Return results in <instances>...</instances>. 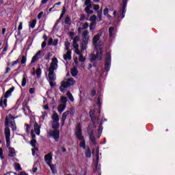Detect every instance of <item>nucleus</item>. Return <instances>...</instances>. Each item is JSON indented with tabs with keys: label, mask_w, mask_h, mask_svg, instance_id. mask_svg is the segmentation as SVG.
Instances as JSON below:
<instances>
[{
	"label": "nucleus",
	"mask_w": 175,
	"mask_h": 175,
	"mask_svg": "<svg viewBox=\"0 0 175 175\" xmlns=\"http://www.w3.org/2000/svg\"><path fill=\"white\" fill-rule=\"evenodd\" d=\"M3 105L6 107L8 106V99L2 96L0 99V107H3Z\"/></svg>",
	"instance_id": "obj_16"
},
{
	"label": "nucleus",
	"mask_w": 175,
	"mask_h": 175,
	"mask_svg": "<svg viewBox=\"0 0 175 175\" xmlns=\"http://www.w3.org/2000/svg\"><path fill=\"white\" fill-rule=\"evenodd\" d=\"M67 96L68 98V99H70V100L71 102H74L75 98H73V96L72 95V94L70 93V92H67Z\"/></svg>",
	"instance_id": "obj_32"
},
{
	"label": "nucleus",
	"mask_w": 175,
	"mask_h": 175,
	"mask_svg": "<svg viewBox=\"0 0 175 175\" xmlns=\"http://www.w3.org/2000/svg\"><path fill=\"white\" fill-rule=\"evenodd\" d=\"M52 44L53 46H57L58 44V39H55Z\"/></svg>",
	"instance_id": "obj_56"
},
{
	"label": "nucleus",
	"mask_w": 175,
	"mask_h": 175,
	"mask_svg": "<svg viewBox=\"0 0 175 175\" xmlns=\"http://www.w3.org/2000/svg\"><path fill=\"white\" fill-rule=\"evenodd\" d=\"M85 13H87L88 16H90V14H93L94 10H85Z\"/></svg>",
	"instance_id": "obj_48"
},
{
	"label": "nucleus",
	"mask_w": 175,
	"mask_h": 175,
	"mask_svg": "<svg viewBox=\"0 0 175 175\" xmlns=\"http://www.w3.org/2000/svg\"><path fill=\"white\" fill-rule=\"evenodd\" d=\"M75 53L78 55H81L82 54L81 52H80V51L79 50V48L75 49Z\"/></svg>",
	"instance_id": "obj_59"
},
{
	"label": "nucleus",
	"mask_w": 175,
	"mask_h": 175,
	"mask_svg": "<svg viewBox=\"0 0 175 175\" xmlns=\"http://www.w3.org/2000/svg\"><path fill=\"white\" fill-rule=\"evenodd\" d=\"M31 136L32 137V139H35V137H36V135H35V133H33V130L31 131Z\"/></svg>",
	"instance_id": "obj_55"
},
{
	"label": "nucleus",
	"mask_w": 175,
	"mask_h": 175,
	"mask_svg": "<svg viewBox=\"0 0 175 175\" xmlns=\"http://www.w3.org/2000/svg\"><path fill=\"white\" fill-rule=\"evenodd\" d=\"M46 45H47V42L46 41H44L41 45L42 49H44V47H46Z\"/></svg>",
	"instance_id": "obj_58"
},
{
	"label": "nucleus",
	"mask_w": 175,
	"mask_h": 175,
	"mask_svg": "<svg viewBox=\"0 0 175 175\" xmlns=\"http://www.w3.org/2000/svg\"><path fill=\"white\" fill-rule=\"evenodd\" d=\"M111 65V53H110V52H107L105 55V69L106 72H109V70H110Z\"/></svg>",
	"instance_id": "obj_7"
},
{
	"label": "nucleus",
	"mask_w": 175,
	"mask_h": 175,
	"mask_svg": "<svg viewBox=\"0 0 175 175\" xmlns=\"http://www.w3.org/2000/svg\"><path fill=\"white\" fill-rule=\"evenodd\" d=\"M35 25H36V20L33 19L30 23L29 27L31 28H35Z\"/></svg>",
	"instance_id": "obj_34"
},
{
	"label": "nucleus",
	"mask_w": 175,
	"mask_h": 175,
	"mask_svg": "<svg viewBox=\"0 0 175 175\" xmlns=\"http://www.w3.org/2000/svg\"><path fill=\"white\" fill-rule=\"evenodd\" d=\"M89 139L90 142H92V144H96V138L95 137V135H94V130L91 131Z\"/></svg>",
	"instance_id": "obj_11"
},
{
	"label": "nucleus",
	"mask_w": 175,
	"mask_h": 175,
	"mask_svg": "<svg viewBox=\"0 0 175 175\" xmlns=\"http://www.w3.org/2000/svg\"><path fill=\"white\" fill-rule=\"evenodd\" d=\"M91 4V0H85V5H90Z\"/></svg>",
	"instance_id": "obj_64"
},
{
	"label": "nucleus",
	"mask_w": 175,
	"mask_h": 175,
	"mask_svg": "<svg viewBox=\"0 0 175 175\" xmlns=\"http://www.w3.org/2000/svg\"><path fill=\"white\" fill-rule=\"evenodd\" d=\"M102 131H103V127L102 126V124H100L99 127H98V133H99V135H102Z\"/></svg>",
	"instance_id": "obj_45"
},
{
	"label": "nucleus",
	"mask_w": 175,
	"mask_h": 175,
	"mask_svg": "<svg viewBox=\"0 0 175 175\" xmlns=\"http://www.w3.org/2000/svg\"><path fill=\"white\" fill-rule=\"evenodd\" d=\"M42 16H43V12H41L38 15V20H40L42 18Z\"/></svg>",
	"instance_id": "obj_60"
},
{
	"label": "nucleus",
	"mask_w": 175,
	"mask_h": 175,
	"mask_svg": "<svg viewBox=\"0 0 175 175\" xmlns=\"http://www.w3.org/2000/svg\"><path fill=\"white\" fill-rule=\"evenodd\" d=\"M95 25H96V22H92L90 25V31L95 30Z\"/></svg>",
	"instance_id": "obj_31"
},
{
	"label": "nucleus",
	"mask_w": 175,
	"mask_h": 175,
	"mask_svg": "<svg viewBox=\"0 0 175 175\" xmlns=\"http://www.w3.org/2000/svg\"><path fill=\"white\" fill-rule=\"evenodd\" d=\"M14 91V86H12L9 90H8L5 94H4V98L5 99H8L10 95H12V93Z\"/></svg>",
	"instance_id": "obj_15"
},
{
	"label": "nucleus",
	"mask_w": 175,
	"mask_h": 175,
	"mask_svg": "<svg viewBox=\"0 0 175 175\" xmlns=\"http://www.w3.org/2000/svg\"><path fill=\"white\" fill-rule=\"evenodd\" d=\"M94 10H95L96 12H98V10H99V5L98 4H94V7H93Z\"/></svg>",
	"instance_id": "obj_47"
},
{
	"label": "nucleus",
	"mask_w": 175,
	"mask_h": 175,
	"mask_svg": "<svg viewBox=\"0 0 175 175\" xmlns=\"http://www.w3.org/2000/svg\"><path fill=\"white\" fill-rule=\"evenodd\" d=\"M72 51H68L67 53L64 55V59H65V61H68V59L70 61L72 59Z\"/></svg>",
	"instance_id": "obj_17"
},
{
	"label": "nucleus",
	"mask_w": 175,
	"mask_h": 175,
	"mask_svg": "<svg viewBox=\"0 0 175 175\" xmlns=\"http://www.w3.org/2000/svg\"><path fill=\"white\" fill-rule=\"evenodd\" d=\"M58 68V59L57 57H54L52 59V62L51 63V66L49 68V79L50 81H54L55 80V75H54V70H55Z\"/></svg>",
	"instance_id": "obj_2"
},
{
	"label": "nucleus",
	"mask_w": 175,
	"mask_h": 175,
	"mask_svg": "<svg viewBox=\"0 0 175 175\" xmlns=\"http://www.w3.org/2000/svg\"><path fill=\"white\" fill-rule=\"evenodd\" d=\"M36 73L37 75V79H40V75H42V70L40 69V68H38L36 70Z\"/></svg>",
	"instance_id": "obj_30"
},
{
	"label": "nucleus",
	"mask_w": 175,
	"mask_h": 175,
	"mask_svg": "<svg viewBox=\"0 0 175 175\" xmlns=\"http://www.w3.org/2000/svg\"><path fill=\"white\" fill-rule=\"evenodd\" d=\"M27 62V57L25 56H22V59H21V64L24 65V64H25Z\"/></svg>",
	"instance_id": "obj_39"
},
{
	"label": "nucleus",
	"mask_w": 175,
	"mask_h": 175,
	"mask_svg": "<svg viewBox=\"0 0 175 175\" xmlns=\"http://www.w3.org/2000/svg\"><path fill=\"white\" fill-rule=\"evenodd\" d=\"M48 133L50 137H53V139H55V142L59 140V130H50Z\"/></svg>",
	"instance_id": "obj_9"
},
{
	"label": "nucleus",
	"mask_w": 175,
	"mask_h": 175,
	"mask_svg": "<svg viewBox=\"0 0 175 175\" xmlns=\"http://www.w3.org/2000/svg\"><path fill=\"white\" fill-rule=\"evenodd\" d=\"M86 8H85V10H91V9H92V4H88L86 5Z\"/></svg>",
	"instance_id": "obj_44"
},
{
	"label": "nucleus",
	"mask_w": 175,
	"mask_h": 175,
	"mask_svg": "<svg viewBox=\"0 0 175 175\" xmlns=\"http://www.w3.org/2000/svg\"><path fill=\"white\" fill-rule=\"evenodd\" d=\"M80 40V37L79 36H76L74 39H73V42H77Z\"/></svg>",
	"instance_id": "obj_50"
},
{
	"label": "nucleus",
	"mask_w": 175,
	"mask_h": 175,
	"mask_svg": "<svg viewBox=\"0 0 175 175\" xmlns=\"http://www.w3.org/2000/svg\"><path fill=\"white\" fill-rule=\"evenodd\" d=\"M100 36H102V33H98L94 36L92 43L94 46L98 44V41L100 39Z\"/></svg>",
	"instance_id": "obj_12"
},
{
	"label": "nucleus",
	"mask_w": 175,
	"mask_h": 175,
	"mask_svg": "<svg viewBox=\"0 0 175 175\" xmlns=\"http://www.w3.org/2000/svg\"><path fill=\"white\" fill-rule=\"evenodd\" d=\"M29 92L30 94H35V88H30Z\"/></svg>",
	"instance_id": "obj_62"
},
{
	"label": "nucleus",
	"mask_w": 175,
	"mask_h": 175,
	"mask_svg": "<svg viewBox=\"0 0 175 175\" xmlns=\"http://www.w3.org/2000/svg\"><path fill=\"white\" fill-rule=\"evenodd\" d=\"M53 38H51L49 40L48 46H51V44H53Z\"/></svg>",
	"instance_id": "obj_54"
},
{
	"label": "nucleus",
	"mask_w": 175,
	"mask_h": 175,
	"mask_svg": "<svg viewBox=\"0 0 175 175\" xmlns=\"http://www.w3.org/2000/svg\"><path fill=\"white\" fill-rule=\"evenodd\" d=\"M53 122H59V116L58 113H55L52 115Z\"/></svg>",
	"instance_id": "obj_23"
},
{
	"label": "nucleus",
	"mask_w": 175,
	"mask_h": 175,
	"mask_svg": "<svg viewBox=\"0 0 175 175\" xmlns=\"http://www.w3.org/2000/svg\"><path fill=\"white\" fill-rule=\"evenodd\" d=\"M49 84H50L51 88H54V87H55V83L54 82H53V81H51L49 82Z\"/></svg>",
	"instance_id": "obj_57"
},
{
	"label": "nucleus",
	"mask_w": 175,
	"mask_h": 175,
	"mask_svg": "<svg viewBox=\"0 0 175 175\" xmlns=\"http://www.w3.org/2000/svg\"><path fill=\"white\" fill-rule=\"evenodd\" d=\"M90 21H92V23H96V15H92L90 17Z\"/></svg>",
	"instance_id": "obj_37"
},
{
	"label": "nucleus",
	"mask_w": 175,
	"mask_h": 175,
	"mask_svg": "<svg viewBox=\"0 0 175 175\" xmlns=\"http://www.w3.org/2000/svg\"><path fill=\"white\" fill-rule=\"evenodd\" d=\"M78 73H79V70H77V68H72L71 69V75L72 76V77H76V76H77Z\"/></svg>",
	"instance_id": "obj_21"
},
{
	"label": "nucleus",
	"mask_w": 175,
	"mask_h": 175,
	"mask_svg": "<svg viewBox=\"0 0 175 175\" xmlns=\"http://www.w3.org/2000/svg\"><path fill=\"white\" fill-rule=\"evenodd\" d=\"M102 57H103V48L100 47L99 49H96V54L92 53L90 55V62H95L96 59L100 61Z\"/></svg>",
	"instance_id": "obj_4"
},
{
	"label": "nucleus",
	"mask_w": 175,
	"mask_h": 175,
	"mask_svg": "<svg viewBox=\"0 0 175 175\" xmlns=\"http://www.w3.org/2000/svg\"><path fill=\"white\" fill-rule=\"evenodd\" d=\"M85 155L86 158H91V149L90 148V146H87Z\"/></svg>",
	"instance_id": "obj_20"
},
{
	"label": "nucleus",
	"mask_w": 175,
	"mask_h": 175,
	"mask_svg": "<svg viewBox=\"0 0 175 175\" xmlns=\"http://www.w3.org/2000/svg\"><path fill=\"white\" fill-rule=\"evenodd\" d=\"M96 162L99 163V146L96 148Z\"/></svg>",
	"instance_id": "obj_26"
},
{
	"label": "nucleus",
	"mask_w": 175,
	"mask_h": 175,
	"mask_svg": "<svg viewBox=\"0 0 175 175\" xmlns=\"http://www.w3.org/2000/svg\"><path fill=\"white\" fill-rule=\"evenodd\" d=\"M60 99H61L62 103H63V104H65V103H66L68 102V98H66V97H65L64 96H62L60 97Z\"/></svg>",
	"instance_id": "obj_33"
},
{
	"label": "nucleus",
	"mask_w": 175,
	"mask_h": 175,
	"mask_svg": "<svg viewBox=\"0 0 175 175\" xmlns=\"http://www.w3.org/2000/svg\"><path fill=\"white\" fill-rule=\"evenodd\" d=\"M45 162L47 165L51 164V161H53V153H49L44 156Z\"/></svg>",
	"instance_id": "obj_10"
},
{
	"label": "nucleus",
	"mask_w": 175,
	"mask_h": 175,
	"mask_svg": "<svg viewBox=\"0 0 175 175\" xmlns=\"http://www.w3.org/2000/svg\"><path fill=\"white\" fill-rule=\"evenodd\" d=\"M17 64H20V59H16V61H14L13 62H12V66H14V65H17Z\"/></svg>",
	"instance_id": "obj_52"
},
{
	"label": "nucleus",
	"mask_w": 175,
	"mask_h": 175,
	"mask_svg": "<svg viewBox=\"0 0 175 175\" xmlns=\"http://www.w3.org/2000/svg\"><path fill=\"white\" fill-rule=\"evenodd\" d=\"M72 43L74 49H79V44H77V42H73Z\"/></svg>",
	"instance_id": "obj_53"
},
{
	"label": "nucleus",
	"mask_w": 175,
	"mask_h": 175,
	"mask_svg": "<svg viewBox=\"0 0 175 175\" xmlns=\"http://www.w3.org/2000/svg\"><path fill=\"white\" fill-rule=\"evenodd\" d=\"M96 95V91L95 90H92V96H95Z\"/></svg>",
	"instance_id": "obj_63"
},
{
	"label": "nucleus",
	"mask_w": 175,
	"mask_h": 175,
	"mask_svg": "<svg viewBox=\"0 0 175 175\" xmlns=\"http://www.w3.org/2000/svg\"><path fill=\"white\" fill-rule=\"evenodd\" d=\"M123 6L122 9V18H124L125 17V9H126V3H128V0H123L122 1Z\"/></svg>",
	"instance_id": "obj_13"
},
{
	"label": "nucleus",
	"mask_w": 175,
	"mask_h": 175,
	"mask_svg": "<svg viewBox=\"0 0 175 175\" xmlns=\"http://www.w3.org/2000/svg\"><path fill=\"white\" fill-rule=\"evenodd\" d=\"M114 27H110L109 28V38H113L114 36Z\"/></svg>",
	"instance_id": "obj_27"
},
{
	"label": "nucleus",
	"mask_w": 175,
	"mask_h": 175,
	"mask_svg": "<svg viewBox=\"0 0 175 175\" xmlns=\"http://www.w3.org/2000/svg\"><path fill=\"white\" fill-rule=\"evenodd\" d=\"M25 126H26V131H27V133H29V129H31V125L25 124Z\"/></svg>",
	"instance_id": "obj_51"
},
{
	"label": "nucleus",
	"mask_w": 175,
	"mask_h": 175,
	"mask_svg": "<svg viewBox=\"0 0 175 175\" xmlns=\"http://www.w3.org/2000/svg\"><path fill=\"white\" fill-rule=\"evenodd\" d=\"M26 84H27V78H25V76H23V78L22 79V87H25Z\"/></svg>",
	"instance_id": "obj_36"
},
{
	"label": "nucleus",
	"mask_w": 175,
	"mask_h": 175,
	"mask_svg": "<svg viewBox=\"0 0 175 175\" xmlns=\"http://www.w3.org/2000/svg\"><path fill=\"white\" fill-rule=\"evenodd\" d=\"M49 167H51V172L53 174H55V173H57V170H55V165L49 164Z\"/></svg>",
	"instance_id": "obj_29"
},
{
	"label": "nucleus",
	"mask_w": 175,
	"mask_h": 175,
	"mask_svg": "<svg viewBox=\"0 0 175 175\" xmlns=\"http://www.w3.org/2000/svg\"><path fill=\"white\" fill-rule=\"evenodd\" d=\"M85 20V15L82 14L80 16L79 21H84Z\"/></svg>",
	"instance_id": "obj_46"
},
{
	"label": "nucleus",
	"mask_w": 175,
	"mask_h": 175,
	"mask_svg": "<svg viewBox=\"0 0 175 175\" xmlns=\"http://www.w3.org/2000/svg\"><path fill=\"white\" fill-rule=\"evenodd\" d=\"M15 119L16 117L12 116V115L10 113L5 117L4 123V125L5 126L4 129V135L5 136L6 147L9 150L8 157H10V158H14V157H16V150H14V148L10 147V129L9 128V126H10L13 132L17 131L16 121L14 120Z\"/></svg>",
	"instance_id": "obj_1"
},
{
	"label": "nucleus",
	"mask_w": 175,
	"mask_h": 175,
	"mask_svg": "<svg viewBox=\"0 0 175 175\" xmlns=\"http://www.w3.org/2000/svg\"><path fill=\"white\" fill-rule=\"evenodd\" d=\"M65 46H66V50H69V46H70V43L67 41L65 42Z\"/></svg>",
	"instance_id": "obj_49"
},
{
	"label": "nucleus",
	"mask_w": 175,
	"mask_h": 175,
	"mask_svg": "<svg viewBox=\"0 0 175 175\" xmlns=\"http://www.w3.org/2000/svg\"><path fill=\"white\" fill-rule=\"evenodd\" d=\"M64 23L65 24H67V25H70V24H72V23L70 22V16H69V15H67L66 16Z\"/></svg>",
	"instance_id": "obj_28"
},
{
	"label": "nucleus",
	"mask_w": 175,
	"mask_h": 175,
	"mask_svg": "<svg viewBox=\"0 0 175 175\" xmlns=\"http://www.w3.org/2000/svg\"><path fill=\"white\" fill-rule=\"evenodd\" d=\"M97 16L98 17L99 21H102V10L98 11Z\"/></svg>",
	"instance_id": "obj_38"
},
{
	"label": "nucleus",
	"mask_w": 175,
	"mask_h": 175,
	"mask_svg": "<svg viewBox=\"0 0 175 175\" xmlns=\"http://www.w3.org/2000/svg\"><path fill=\"white\" fill-rule=\"evenodd\" d=\"M66 107V106L64 104L59 105L58 108H57L59 113L61 114V113H62V111H64V110H65Z\"/></svg>",
	"instance_id": "obj_24"
},
{
	"label": "nucleus",
	"mask_w": 175,
	"mask_h": 175,
	"mask_svg": "<svg viewBox=\"0 0 175 175\" xmlns=\"http://www.w3.org/2000/svg\"><path fill=\"white\" fill-rule=\"evenodd\" d=\"M83 132L81 131V124L78 123L76 128L75 136L81 142L79 144V147L85 150V139H84V136L82 135Z\"/></svg>",
	"instance_id": "obj_3"
},
{
	"label": "nucleus",
	"mask_w": 175,
	"mask_h": 175,
	"mask_svg": "<svg viewBox=\"0 0 175 175\" xmlns=\"http://www.w3.org/2000/svg\"><path fill=\"white\" fill-rule=\"evenodd\" d=\"M34 131L36 132V135H40V126L36 122L34 124Z\"/></svg>",
	"instance_id": "obj_19"
},
{
	"label": "nucleus",
	"mask_w": 175,
	"mask_h": 175,
	"mask_svg": "<svg viewBox=\"0 0 175 175\" xmlns=\"http://www.w3.org/2000/svg\"><path fill=\"white\" fill-rule=\"evenodd\" d=\"M90 27V24L88 23H85L82 25V29H87Z\"/></svg>",
	"instance_id": "obj_40"
},
{
	"label": "nucleus",
	"mask_w": 175,
	"mask_h": 175,
	"mask_svg": "<svg viewBox=\"0 0 175 175\" xmlns=\"http://www.w3.org/2000/svg\"><path fill=\"white\" fill-rule=\"evenodd\" d=\"M79 61L81 62H84L85 61V57L83 56V53L79 55Z\"/></svg>",
	"instance_id": "obj_43"
},
{
	"label": "nucleus",
	"mask_w": 175,
	"mask_h": 175,
	"mask_svg": "<svg viewBox=\"0 0 175 175\" xmlns=\"http://www.w3.org/2000/svg\"><path fill=\"white\" fill-rule=\"evenodd\" d=\"M52 128L58 130L59 129V122H52Z\"/></svg>",
	"instance_id": "obj_22"
},
{
	"label": "nucleus",
	"mask_w": 175,
	"mask_h": 175,
	"mask_svg": "<svg viewBox=\"0 0 175 175\" xmlns=\"http://www.w3.org/2000/svg\"><path fill=\"white\" fill-rule=\"evenodd\" d=\"M40 54H42V51H38L36 54L32 57L31 64H35V62H36V61L39 59V55H40Z\"/></svg>",
	"instance_id": "obj_14"
},
{
	"label": "nucleus",
	"mask_w": 175,
	"mask_h": 175,
	"mask_svg": "<svg viewBox=\"0 0 175 175\" xmlns=\"http://www.w3.org/2000/svg\"><path fill=\"white\" fill-rule=\"evenodd\" d=\"M38 148L35 147L34 148L32 149V154L35 155V152H36V151H38Z\"/></svg>",
	"instance_id": "obj_61"
},
{
	"label": "nucleus",
	"mask_w": 175,
	"mask_h": 175,
	"mask_svg": "<svg viewBox=\"0 0 175 175\" xmlns=\"http://www.w3.org/2000/svg\"><path fill=\"white\" fill-rule=\"evenodd\" d=\"M82 44L81 51H84L85 49H87V44H88V42L90 41V36L88 35V30L83 31L82 33Z\"/></svg>",
	"instance_id": "obj_6"
},
{
	"label": "nucleus",
	"mask_w": 175,
	"mask_h": 175,
	"mask_svg": "<svg viewBox=\"0 0 175 175\" xmlns=\"http://www.w3.org/2000/svg\"><path fill=\"white\" fill-rule=\"evenodd\" d=\"M30 144L33 148L36 147V139H33L32 140H31Z\"/></svg>",
	"instance_id": "obj_35"
},
{
	"label": "nucleus",
	"mask_w": 175,
	"mask_h": 175,
	"mask_svg": "<svg viewBox=\"0 0 175 175\" xmlns=\"http://www.w3.org/2000/svg\"><path fill=\"white\" fill-rule=\"evenodd\" d=\"M0 158L1 159H4V157H3V149H2V148H0Z\"/></svg>",
	"instance_id": "obj_42"
},
{
	"label": "nucleus",
	"mask_w": 175,
	"mask_h": 175,
	"mask_svg": "<svg viewBox=\"0 0 175 175\" xmlns=\"http://www.w3.org/2000/svg\"><path fill=\"white\" fill-rule=\"evenodd\" d=\"M75 83L76 81L73 79V78H70L66 81H62L59 89L60 90L61 92H64L66 88L71 87V85H75Z\"/></svg>",
	"instance_id": "obj_5"
},
{
	"label": "nucleus",
	"mask_w": 175,
	"mask_h": 175,
	"mask_svg": "<svg viewBox=\"0 0 175 175\" xmlns=\"http://www.w3.org/2000/svg\"><path fill=\"white\" fill-rule=\"evenodd\" d=\"M69 115V111H67L66 112H64L62 114V126H64V125H65V120H66V117H68V116Z\"/></svg>",
	"instance_id": "obj_18"
},
{
	"label": "nucleus",
	"mask_w": 175,
	"mask_h": 175,
	"mask_svg": "<svg viewBox=\"0 0 175 175\" xmlns=\"http://www.w3.org/2000/svg\"><path fill=\"white\" fill-rule=\"evenodd\" d=\"M14 169L16 170V172H20L23 170V168H21V166L20 165V163H14Z\"/></svg>",
	"instance_id": "obj_25"
},
{
	"label": "nucleus",
	"mask_w": 175,
	"mask_h": 175,
	"mask_svg": "<svg viewBox=\"0 0 175 175\" xmlns=\"http://www.w3.org/2000/svg\"><path fill=\"white\" fill-rule=\"evenodd\" d=\"M104 16H108V17H110V15H109V8H105L103 11Z\"/></svg>",
	"instance_id": "obj_41"
},
{
	"label": "nucleus",
	"mask_w": 175,
	"mask_h": 175,
	"mask_svg": "<svg viewBox=\"0 0 175 175\" xmlns=\"http://www.w3.org/2000/svg\"><path fill=\"white\" fill-rule=\"evenodd\" d=\"M89 115L93 124V126H94V128H96V124H99V118H96V116H95V110L90 109V111H89Z\"/></svg>",
	"instance_id": "obj_8"
}]
</instances>
